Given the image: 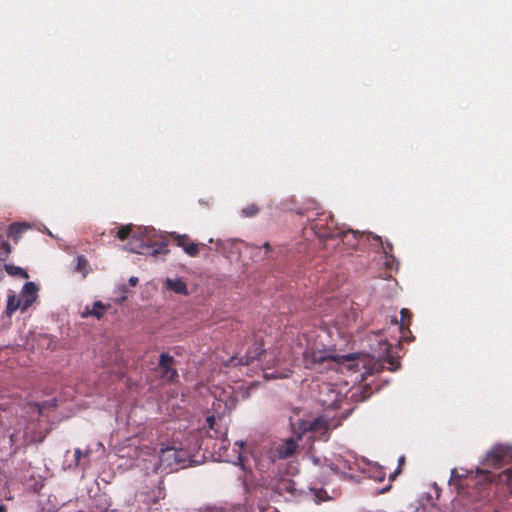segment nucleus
I'll use <instances>...</instances> for the list:
<instances>
[{"label": "nucleus", "instance_id": "obj_6", "mask_svg": "<svg viewBox=\"0 0 512 512\" xmlns=\"http://www.w3.org/2000/svg\"><path fill=\"white\" fill-rule=\"evenodd\" d=\"M191 462V454L174 446H166L159 452V467L163 470L175 471L184 468Z\"/></svg>", "mask_w": 512, "mask_h": 512}, {"label": "nucleus", "instance_id": "obj_16", "mask_svg": "<svg viewBox=\"0 0 512 512\" xmlns=\"http://www.w3.org/2000/svg\"><path fill=\"white\" fill-rule=\"evenodd\" d=\"M359 235L360 234L358 231L343 229V233L340 234V236H337L336 238H340L342 243L348 246L350 249H355L358 245Z\"/></svg>", "mask_w": 512, "mask_h": 512}, {"label": "nucleus", "instance_id": "obj_22", "mask_svg": "<svg viewBox=\"0 0 512 512\" xmlns=\"http://www.w3.org/2000/svg\"><path fill=\"white\" fill-rule=\"evenodd\" d=\"M24 228H25L24 225H22V224H20L18 222H14V223L9 225V227L7 229V235L9 237H12L17 242L18 238H19V236L22 233Z\"/></svg>", "mask_w": 512, "mask_h": 512}, {"label": "nucleus", "instance_id": "obj_14", "mask_svg": "<svg viewBox=\"0 0 512 512\" xmlns=\"http://www.w3.org/2000/svg\"><path fill=\"white\" fill-rule=\"evenodd\" d=\"M38 287L33 282H27L24 284L22 289V295L20 299L23 302V311L29 308L37 298Z\"/></svg>", "mask_w": 512, "mask_h": 512}, {"label": "nucleus", "instance_id": "obj_31", "mask_svg": "<svg viewBox=\"0 0 512 512\" xmlns=\"http://www.w3.org/2000/svg\"><path fill=\"white\" fill-rule=\"evenodd\" d=\"M129 282H130V284H131L132 286H135V285L137 284V282H138V278H137V277H131V278L129 279Z\"/></svg>", "mask_w": 512, "mask_h": 512}, {"label": "nucleus", "instance_id": "obj_19", "mask_svg": "<svg viewBox=\"0 0 512 512\" xmlns=\"http://www.w3.org/2000/svg\"><path fill=\"white\" fill-rule=\"evenodd\" d=\"M105 308H106L105 305L101 301H96L93 305V308L91 310H89L87 307L86 311H84L82 313V316L83 317L94 316L97 319H100L103 316Z\"/></svg>", "mask_w": 512, "mask_h": 512}, {"label": "nucleus", "instance_id": "obj_2", "mask_svg": "<svg viewBox=\"0 0 512 512\" xmlns=\"http://www.w3.org/2000/svg\"><path fill=\"white\" fill-rule=\"evenodd\" d=\"M116 236L124 241L129 237L132 238L137 244L133 245L132 242L127 244L126 249L137 254H148L152 256L166 255L169 250L167 242L163 236H157L153 228H137L134 230L132 224L121 226L116 232Z\"/></svg>", "mask_w": 512, "mask_h": 512}, {"label": "nucleus", "instance_id": "obj_28", "mask_svg": "<svg viewBox=\"0 0 512 512\" xmlns=\"http://www.w3.org/2000/svg\"><path fill=\"white\" fill-rule=\"evenodd\" d=\"M259 209L255 204L248 205L242 210V214L245 217H252L258 213Z\"/></svg>", "mask_w": 512, "mask_h": 512}, {"label": "nucleus", "instance_id": "obj_11", "mask_svg": "<svg viewBox=\"0 0 512 512\" xmlns=\"http://www.w3.org/2000/svg\"><path fill=\"white\" fill-rule=\"evenodd\" d=\"M171 237L176 242V244L183 248L184 252L190 257H196L199 255V244L191 241L187 234L171 233Z\"/></svg>", "mask_w": 512, "mask_h": 512}, {"label": "nucleus", "instance_id": "obj_38", "mask_svg": "<svg viewBox=\"0 0 512 512\" xmlns=\"http://www.w3.org/2000/svg\"><path fill=\"white\" fill-rule=\"evenodd\" d=\"M393 323L398 324V320L395 318L392 320Z\"/></svg>", "mask_w": 512, "mask_h": 512}, {"label": "nucleus", "instance_id": "obj_7", "mask_svg": "<svg viewBox=\"0 0 512 512\" xmlns=\"http://www.w3.org/2000/svg\"><path fill=\"white\" fill-rule=\"evenodd\" d=\"M329 431L328 421L323 417H318L313 420H302L298 424L297 439L301 440L307 433L311 434L309 439L318 438L327 439Z\"/></svg>", "mask_w": 512, "mask_h": 512}, {"label": "nucleus", "instance_id": "obj_10", "mask_svg": "<svg viewBox=\"0 0 512 512\" xmlns=\"http://www.w3.org/2000/svg\"><path fill=\"white\" fill-rule=\"evenodd\" d=\"M174 358L170 356L167 353H162L160 355L158 368L160 370L162 378L173 382L178 377L177 370L173 367L174 366Z\"/></svg>", "mask_w": 512, "mask_h": 512}, {"label": "nucleus", "instance_id": "obj_27", "mask_svg": "<svg viewBox=\"0 0 512 512\" xmlns=\"http://www.w3.org/2000/svg\"><path fill=\"white\" fill-rule=\"evenodd\" d=\"M88 266V261L87 259L83 256V255H79L77 257V265H76V270L78 272H81L83 273V275L85 276L87 271H86V268Z\"/></svg>", "mask_w": 512, "mask_h": 512}, {"label": "nucleus", "instance_id": "obj_18", "mask_svg": "<svg viewBox=\"0 0 512 512\" xmlns=\"http://www.w3.org/2000/svg\"><path fill=\"white\" fill-rule=\"evenodd\" d=\"M373 239L375 241H378L381 244L383 252L385 254V259H386L385 264L387 266H391V263L393 261H395V258H394L393 254H392V252H393V245H392V243L389 242V241L383 242L381 237L378 236V235H374Z\"/></svg>", "mask_w": 512, "mask_h": 512}, {"label": "nucleus", "instance_id": "obj_34", "mask_svg": "<svg viewBox=\"0 0 512 512\" xmlns=\"http://www.w3.org/2000/svg\"><path fill=\"white\" fill-rule=\"evenodd\" d=\"M0 512H7V508L4 504H0Z\"/></svg>", "mask_w": 512, "mask_h": 512}, {"label": "nucleus", "instance_id": "obj_5", "mask_svg": "<svg viewBox=\"0 0 512 512\" xmlns=\"http://www.w3.org/2000/svg\"><path fill=\"white\" fill-rule=\"evenodd\" d=\"M351 359V355L333 356L323 350L306 349L303 352V363L307 369H331L334 364Z\"/></svg>", "mask_w": 512, "mask_h": 512}, {"label": "nucleus", "instance_id": "obj_32", "mask_svg": "<svg viewBox=\"0 0 512 512\" xmlns=\"http://www.w3.org/2000/svg\"><path fill=\"white\" fill-rule=\"evenodd\" d=\"M399 473H400V468H398L394 473L390 474L389 478L391 480H393L396 477V475Z\"/></svg>", "mask_w": 512, "mask_h": 512}, {"label": "nucleus", "instance_id": "obj_36", "mask_svg": "<svg viewBox=\"0 0 512 512\" xmlns=\"http://www.w3.org/2000/svg\"><path fill=\"white\" fill-rule=\"evenodd\" d=\"M297 213H298L299 215H305V212H304L303 210H299V211H297Z\"/></svg>", "mask_w": 512, "mask_h": 512}, {"label": "nucleus", "instance_id": "obj_35", "mask_svg": "<svg viewBox=\"0 0 512 512\" xmlns=\"http://www.w3.org/2000/svg\"><path fill=\"white\" fill-rule=\"evenodd\" d=\"M404 461H405V457H404V456H401V457L399 458V465L404 464Z\"/></svg>", "mask_w": 512, "mask_h": 512}, {"label": "nucleus", "instance_id": "obj_13", "mask_svg": "<svg viewBox=\"0 0 512 512\" xmlns=\"http://www.w3.org/2000/svg\"><path fill=\"white\" fill-rule=\"evenodd\" d=\"M262 354L266 355V352L263 349V343L256 340L254 344L247 350L245 356L240 358L239 363L242 365H250Z\"/></svg>", "mask_w": 512, "mask_h": 512}, {"label": "nucleus", "instance_id": "obj_3", "mask_svg": "<svg viewBox=\"0 0 512 512\" xmlns=\"http://www.w3.org/2000/svg\"><path fill=\"white\" fill-rule=\"evenodd\" d=\"M215 398L219 402L218 407L221 408V403L224 405L222 414L210 415L206 418V424L210 437L216 438L221 441L220 449L225 448L224 443L228 433L227 421L223 414L228 411L230 412L236 405V398L233 396L232 387L222 389L218 394L215 393Z\"/></svg>", "mask_w": 512, "mask_h": 512}, {"label": "nucleus", "instance_id": "obj_4", "mask_svg": "<svg viewBox=\"0 0 512 512\" xmlns=\"http://www.w3.org/2000/svg\"><path fill=\"white\" fill-rule=\"evenodd\" d=\"M315 216L312 218L307 215L308 219L311 220L310 227L319 239H333L343 233V227L335 222L331 213L320 212L315 213Z\"/></svg>", "mask_w": 512, "mask_h": 512}, {"label": "nucleus", "instance_id": "obj_9", "mask_svg": "<svg viewBox=\"0 0 512 512\" xmlns=\"http://www.w3.org/2000/svg\"><path fill=\"white\" fill-rule=\"evenodd\" d=\"M295 438L290 437L276 444L271 450V457L276 459H287L293 456L298 449L297 430L294 431Z\"/></svg>", "mask_w": 512, "mask_h": 512}, {"label": "nucleus", "instance_id": "obj_21", "mask_svg": "<svg viewBox=\"0 0 512 512\" xmlns=\"http://www.w3.org/2000/svg\"><path fill=\"white\" fill-rule=\"evenodd\" d=\"M19 308H21L23 310L22 299L17 298L14 295L9 296L8 297V301H7V307H6L7 314L11 315L12 313H14Z\"/></svg>", "mask_w": 512, "mask_h": 512}, {"label": "nucleus", "instance_id": "obj_30", "mask_svg": "<svg viewBox=\"0 0 512 512\" xmlns=\"http://www.w3.org/2000/svg\"><path fill=\"white\" fill-rule=\"evenodd\" d=\"M263 247L265 249V255H267V257H269V253H271V251H272V248H271L270 244L269 243H265L263 245Z\"/></svg>", "mask_w": 512, "mask_h": 512}, {"label": "nucleus", "instance_id": "obj_17", "mask_svg": "<svg viewBox=\"0 0 512 512\" xmlns=\"http://www.w3.org/2000/svg\"><path fill=\"white\" fill-rule=\"evenodd\" d=\"M165 287L168 290L175 292L176 294H180V295L188 294L187 285L182 279L167 278L165 281Z\"/></svg>", "mask_w": 512, "mask_h": 512}, {"label": "nucleus", "instance_id": "obj_33", "mask_svg": "<svg viewBox=\"0 0 512 512\" xmlns=\"http://www.w3.org/2000/svg\"><path fill=\"white\" fill-rule=\"evenodd\" d=\"M311 460L312 462L315 464V465H318L319 464V459L316 457V456H311Z\"/></svg>", "mask_w": 512, "mask_h": 512}, {"label": "nucleus", "instance_id": "obj_8", "mask_svg": "<svg viewBox=\"0 0 512 512\" xmlns=\"http://www.w3.org/2000/svg\"><path fill=\"white\" fill-rule=\"evenodd\" d=\"M507 460H512V448L507 445H496L487 452L483 465L500 468Z\"/></svg>", "mask_w": 512, "mask_h": 512}, {"label": "nucleus", "instance_id": "obj_25", "mask_svg": "<svg viewBox=\"0 0 512 512\" xmlns=\"http://www.w3.org/2000/svg\"><path fill=\"white\" fill-rule=\"evenodd\" d=\"M244 442L240 441V442H235V446L238 447V450L236 451V456H235V459L233 457L229 458V456H227V459L226 461H232V462H238L240 464L243 465L244 463V457L242 455V450L244 449Z\"/></svg>", "mask_w": 512, "mask_h": 512}, {"label": "nucleus", "instance_id": "obj_20", "mask_svg": "<svg viewBox=\"0 0 512 512\" xmlns=\"http://www.w3.org/2000/svg\"><path fill=\"white\" fill-rule=\"evenodd\" d=\"M400 314H401V320H400V323H399V329H400L402 334H405L406 331L410 332L409 331V325L411 323L412 314L409 311V309H407V308H403L400 311Z\"/></svg>", "mask_w": 512, "mask_h": 512}, {"label": "nucleus", "instance_id": "obj_26", "mask_svg": "<svg viewBox=\"0 0 512 512\" xmlns=\"http://www.w3.org/2000/svg\"><path fill=\"white\" fill-rule=\"evenodd\" d=\"M291 370H288L287 372H278V371H272L269 372L268 369L264 371V376L267 379H278V378H286L290 375Z\"/></svg>", "mask_w": 512, "mask_h": 512}, {"label": "nucleus", "instance_id": "obj_15", "mask_svg": "<svg viewBox=\"0 0 512 512\" xmlns=\"http://www.w3.org/2000/svg\"><path fill=\"white\" fill-rule=\"evenodd\" d=\"M274 490L282 496H294L296 492V484L292 479L282 477L276 481Z\"/></svg>", "mask_w": 512, "mask_h": 512}, {"label": "nucleus", "instance_id": "obj_23", "mask_svg": "<svg viewBox=\"0 0 512 512\" xmlns=\"http://www.w3.org/2000/svg\"><path fill=\"white\" fill-rule=\"evenodd\" d=\"M4 268H5V271L9 275L20 276V277L25 278V279L29 277L28 273L24 269H22V268H20L18 266H14V265H11V264H5Z\"/></svg>", "mask_w": 512, "mask_h": 512}, {"label": "nucleus", "instance_id": "obj_12", "mask_svg": "<svg viewBox=\"0 0 512 512\" xmlns=\"http://www.w3.org/2000/svg\"><path fill=\"white\" fill-rule=\"evenodd\" d=\"M391 349L392 346L387 340L379 341L378 356L383 358L390 365L389 369L391 371H395L400 367V362L391 355Z\"/></svg>", "mask_w": 512, "mask_h": 512}, {"label": "nucleus", "instance_id": "obj_37", "mask_svg": "<svg viewBox=\"0 0 512 512\" xmlns=\"http://www.w3.org/2000/svg\"><path fill=\"white\" fill-rule=\"evenodd\" d=\"M388 490H389V487H386V488L382 489L381 492L383 493V492H386Z\"/></svg>", "mask_w": 512, "mask_h": 512}, {"label": "nucleus", "instance_id": "obj_1", "mask_svg": "<svg viewBox=\"0 0 512 512\" xmlns=\"http://www.w3.org/2000/svg\"><path fill=\"white\" fill-rule=\"evenodd\" d=\"M494 479L495 475L489 470L478 468L474 472L460 467L451 470L449 486L460 497L477 502L489 498Z\"/></svg>", "mask_w": 512, "mask_h": 512}, {"label": "nucleus", "instance_id": "obj_29", "mask_svg": "<svg viewBox=\"0 0 512 512\" xmlns=\"http://www.w3.org/2000/svg\"><path fill=\"white\" fill-rule=\"evenodd\" d=\"M82 455H83L82 451L79 448H76L74 451V457H75V462L77 465L79 464V461H80V458L82 457Z\"/></svg>", "mask_w": 512, "mask_h": 512}, {"label": "nucleus", "instance_id": "obj_24", "mask_svg": "<svg viewBox=\"0 0 512 512\" xmlns=\"http://www.w3.org/2000/svg\"><path fill=\"white\" fill-rule=\"evenodd\" d=\"M0 248L3 250V253L0 254V259L5 261L10 255L12 248L8 241L4 239V236L0 234Z\"/></svg>", "mask_w": 512, "mask_h": 512}]
</instances>
